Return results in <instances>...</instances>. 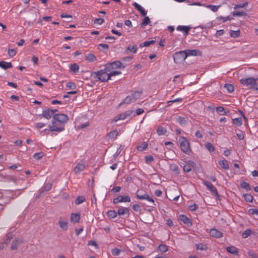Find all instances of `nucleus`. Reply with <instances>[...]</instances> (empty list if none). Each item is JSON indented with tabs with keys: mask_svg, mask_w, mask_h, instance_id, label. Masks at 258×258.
Here are the masks:
<instances>
[{
	"mask_svg": "<svg viewBox=\"0 0 258 258\" xmlns=\"http://www.w3.org/2000/svg\"><path fill=\"white\" fill-rule=\"evenodd\" d=\"M121 73V72H110L109 68L105 66L103 69L93 72L91 76L96 81L104 82L110 80L111 77L120 75Z\"/></svg>",
	"mask_w": 258,
	"mask_h": 258,
	"instance_id": "obj_1",
	"label": "nucleus"
},
{
	"mask_svg": "<svg viewBox=\"0 0 258 258\" xmlns=\"http://www.w3.org/2000/svg\"><path fill=\"white\" fill-rule=\"evenodd\" d=\"M180 148L181 151L186 154L189 155L191 152L190 143L184 137H180L179 138Z\"/></svg>",
	"mask_w": 258,
	"mask_h": 258,
	"instance_id": "obj_2",
	"label": "nucleus"
},
{
	"mask_svg": "<svg viewBox=\"0 0 258 258\" xmlns=\"http://www.w3.org/2000/svg\"><path fill=\"white\" fill-rule=\"evenodd\" d=\"M142 94V92L141 91H135L132 94L126 96L120 103V105L122 104H129L134 103L141 97Z\"/></svg>",
	"mask_w": 258,
	"mask_h": 258,
	"instance_id": "obj_3",
	"label": "nucleus"
},
{
	"mask_svg": "<svg viewBox=\"0 0 258 258\" xmlns=\"http://www.w3.org/2000/svg\"><path fill=\"white\" fill-rule=\"evenodd\" d=\"M256 80L253 78L241 79L240 83L246 86H250L251 88L258 90V85L256 82Z\"/></svg>",
	"mask_w": 258,
	"mask_h": 258,
	"instance_id": "obj_4",
	"label": "nucleus"
},
{
	"mask_svg": "<svg viewBox=\"0 0 258 258\" xmlns=\"http://www.w3.org/2000/svg\"><path fill=\"white\" fill-rule=\"evenodd\" d=\"M49 128L51 132H60L64 130V125L52 118L51 124L49 125Z\"/></svg>",
	"mask_w": 258,
	"mask_h": 258,
	"instance_id": "obj_5",
	"label": "nucleus"
},
{
	"mask_svg": "<svg viewBox=\"0 0 258 258\" xmlns=\"http://www.w3.org/2000/svg\"><path fill=\"white\" fill-rule=\"evenodd\" d=\"M187 57L184 50L175 52L173 55L174 62L176 63H180L183 62Z\"/></svg>",
	"mask_w": 258,
	"mask_h": 258,
	"instance_id": "obj_6",
	"label": "nucleus"
},
{
	"mask_svg": "<svg viewBox=\"0 0 258 258\" xmlns=\"http://www.w3.org/2000/svg\"><path fill=\"white\" fill-rule=\"evenodd\" d=\"M58 224L61 230L67 231L69 228V220L67 217L61 216L58 219Z\"/></svg>",
	"mask_w": 258,
	"mask_h": 258,
	"instance_id": "obj_7",
	"label": "nucleus"
},
{
	"mask_svg": "<svg viewBox=\"0 0 258 258\" xmlns=\"http://www.w3.org/2000/svg\"><path fill=\"white\" fill-rule=\"evenodd\" d=\"M53 118L56 120L63 125L69 120V117L67 115L63 113L55 114L53 116Z\"/></svg>",
	"mask_w": 258,
	"mask_h": 258,
	"instance_id": "obj_8",
	"label": "nucleus"
},
{
	"mask_svg": "<svg viewBox=\"0 0 258 258\" xmlns=\"http://www.w3.org/2000/svg\"><path fill=\"white\" fill-rule=\"evenodd\" d=\"M133 110H127L123 113H120L114 118L113 121L114 122H116L119 120H123L127 117L130 116L133 113Z\"/></svg>",
	"mask_w": 258,
	"mask_h": 258,
	"instance_id": "obj_9",
	"label": "nucleus"
},
{
	"mask_svg": "<svg viewBox=\"0 0 258 258\" xmlns=\"http://www.w3.org/2000/svg\"><path fill=\"white\" fill-rule=\"evenodd\" d=\"M142 191L141 190H138L136 194L137 197L140 199V200H146L150 202H151L153 204V205H155L154 200L152 198H151L149 197V195H148L146 194H143Z\"/></svg>",
	"mask_w": 258,
	"mask_h": 258,
	"instance_id": "obj_10",
	"label": "nucleus"
},
{
	"mask_svg": "<svg viewBox=\"0 0 258 258\" xmlns=\"http://www.w3.org/2000/svg\"><path fill=\"white\" fill-rule=\"evenodd\" d=\"M86 168V164L84 161H81L77 163L74 167V172L76 174H80L82 171H84Z\"/></svg>",
	"mask_w": 258,
	"mask_h": 258,
	"instance_id": "obj_11",
	"label": "nucleus"
},
{
	"mask_svg": "<svg viewBox=\"0 0 258 258\" xmlns=\"http://www.w3.org/2000/svg\"><path fill=\"white\" fill-rule=\"evenodd\" d=\"M122 63L119 61H115L108 64H106V66L109 68L110 72H119L116 70L121 67Z\"/></svg>",
	"mask_w": 258,
	"mask_h": 258,
	"instance_id": "obj_12",
	"label": "nucleus"
},
{
	"mask_svg": "<svg viewBox=\"0 0 258 258\" xmlns=\"http://www.w3.org/2000/svg\"><path fill=\"white\" fill-rule=\"evenodd\" d=\"M203 183L205 185L207 189L209 190L216 197H219V194L216 187L210 182L204 180Z\"/></svg>",
	"mask_w": 258,
	"mask_h": 258,
	"instance_id": "obj_13",
	"label": "nucleus"
},
{
	"mask_svg": "<svg viewBox=\"0 0 258 258\" xmlns=\"http://www.w3.org/2000/svg\"><path fill=\"white\" fill-rule=\"evenodd\" d=\"M113 203L117 204L121 202H130L131 198L128 196H119L113 199Z\"/></svg>",
	"mask_w": 258,
	"mask_h": 258,
	"instance_id": "obj_14",
	"label": "nucleus"
},
{
	"mask_svg": "<svg viewBox=\"0 0 258 258\" xmlns=\"http://www.w3.org/2000/svg\"><path fill=\"white\" fill-rule=\"evenodd\" d=\"M56 111L57 110L56 109L52 110L48 109L47 110H43L42 111V115L44 118L49 119L52 116Z\"/></svg>",
	"mask_w": 258,
	"mask_h": 258,
	"instance_id": "obj_15",
	"label": "nucleus"
},
{
	"mask_svg": "<svg viewBox=\"0 0 258 258\" xmlns=\"http://www.w3.org/2000/svg\"><path fill=\"white\" fill-rule=\"evenodd\" d=\"M210 234L211 236L216 238H220L223 237L222 233L215 228H212L210 230Z\"/></svg>",
	"mask_w": 258,
	"mask_h": 258,
	"instance_id": "obj_16",
	"label": "nucleus"
},
{
	"mask_svg": "<svg viewBox=\"0 0 258 258\" xmlns=\"http://www.w3.org/2000/svg\"><path fill=\"white\" fill-rule=\"evenodd\" d=\"M195 163L194 162L189 160L187 162H186V164L183 166V170L185 172H188L190 171L192 169V168L194 167L195 166Z\"/></svg>",
	"mask_w": 258,
	"mask_h": 258,
	"instance_id": "obj_17",
	"label": "nucleus"
},
{
	"mask_svg": "<svg viewBox=\"0 0 258 258\" xmlns=\"http://www.w3.org/2000/svg\"><path fill=\"white\" fill-rule=\"evenodd\" d=\"M190 29V27L182 25H179L176 28L177 31L182 32L185 35L188 33Z\"/></svg>",
	"mask_w": 258,
	"mask_h": 258,
	"instance_id": "obj_18",
	"label": "nucleus"
},
{
	"mask_svg": "<svg viewBox=\"0 0 258 258\" xmlns=\"http://www.w3.org/2000/svg\"><path fill=\"white\" fill-rule=\"evenodd\" d=\"M133 5L135 8L140 12L141 14L143 16H146L147 15V11L144 9L141 5L138 4L137 3L135 2L133 4Z\"/></svg>",
	"mask_w": 258,
	"mask_h": 258,
	"instance_id": "obj_19",
	"label": "nucleus"
},
{
	"mask_svg": "<svg viewBox=\"0 0 258 258\" xmlns=\"http://www.w3.org/2000/svg\"><path fill=\"white\" fill-rule=\"evenodd\" d=\"M179 220L182 221L183 223L186 224L188 226H190L192 225V223L189 219L184 215H180Z\"/></svg>",
	"mask_w": 258,
	"mask_h": 258,
	"instance_id": "obj_20",
	"label": "nucleus"
},
{
	"mask_svg": "<svg viewBox=\"0 0 258 258\" xmlns=\"http://www.w3.org/2000/svg\"><path fill=\"white\" fill-rule=\"evenodd\" d=\"M80 214L79 213H73L71 216V221L74 223H79L80 220Z\"/></svg>",
	"mask_w": 258,
	"mask_h": 258,
	"instance_id": "obj_21",
	"label": "nucleus"
},
{
	"mask_svg": "<svg viewBox=\"0 0 258 258\" xmlns=\"http://www.w3.org/2000/svg\"><path fill=\"white\" fill-rule=\"evenodd\" d=\"M184 52L187 55V57L189 56H196L197 55L201 54V52L197 50H184Z\"/></svg>",
	"mask_w": 258,
	"mask_h": 258,
	"instance_id": "obj_22",
	"label": "nucleus"
},
{
	"mask_svg": "<svg viewBox=\"0 0 258 258\" xmlns=\"http://www.w3.org/2000/svg\"><path fill=\"white\" fill-rule=\"evenodd\" d=\"M219 164L223 169L228 170L229 169L228 161L224 159L219 161Z\"/></svg>",
	"mask_w": 258,
	"mask_h": 258,
	"instance_id": "obj_23",
	"label": "nucleus"
},
{
	"mask_svg": "<svg viewBox=\"0 0 258 258\" xmlns=\"http://www.w3.org/2000/svg\"><path fill=\"white\" fill-rule=\"evenodd\" d=\"M226 250L230 253H231V254H233L234 255H237L238 254V249L234 246H230L227 247Z\"/></svg>",
	"mask_w": 258,
	"mask_h": 258,
	"instance_id": "obj_24",
	"label": "nucleus"
},
{
	"mask_svg": "<svg viewBox=\"0 0 258 258\" xmlns=\"http://www.w3.org/2000/svg\"><path fill=\"white\" fill-rule=\"evenodd\" d=\"M69 68L70 71L71 72H73L74 74H77L79 72L80 67L76 63H74L72 64L70 66Z\"/></svg>",
	"mask_w": 258,
	"mask_h": 258,
	"instance_id": "obj_25",
	"label": "nucleus"
},
{
	"mask_svg": "<svg viewBox=\"0 0 258 258\" xmlns=\"http://www.w3.org/2000/svg\"><path fill=\"white\" fill-rule=\"evenodd\" d=\"M216 111L217 113H220V115H227L229 113L228 110L226 111L225 109L222 106L217 107L216 108Z\"/></svg>",
	"mask_w": 258,
	"mask_h": 258,
	"instance_id": "obj_26",
	"label": "nucleus"
},
{
	"mask_svg": "<svg viewBox=\"0 0 258 258\" xmlns=\"http://www.w3.org/2000/svg\"><path fill=\"white\" fill-rule=\"evenodd\" d=\"M85 59L89 62H94L96 60V57L94 54L90 53L86 55Z\"/></svg>",
	"mask_w": 258,
	"mask_h": 258,
	"instance_id": "obj_27",
	"label": "nucleus"
},
{
	"mask_svg": "<svg viewBox=\"0 0 258 258\" xmlns=\"http://www.w3.org/2000/svg\"><path fill=\"white\" fill-rule=\"evenodd\" d=\"M0 67L5 70H6L7 69L11 68L12 67V64L11 62H8L4 61H1Z\"/></svg>",
	"mask_w": 258,
	"mask_h": 258,
	"instance_id": "obj_28",
	"label": "nucleus"
},
{
	"mask_svg": "<svg viewBox=\"0 0 258 258\" xmlns=\"http://www.w3.org/2000/svg\"><path fill=\"white\" fill-rule=\"evenodd\" d=\"M196 248L197 250H200L201 251H206L208 247L206 244L202 243H196L195 244Z\"/></svg>",
	"mask_w": 258,
	"mask_h": 258,
	"instance_id": "obj_29",
	"label": "nucleus"
},
{
	"mask_svg": "<svg viewBox=\"0 0 258 258\" xmlns=\"http://www.w3.org/2000/svg\"><path fill=\"white\" fill-rule=\"evenodd\" d=\"M148 143L146 142H142L137 147V150L139 151L142 152L146 150L148 147Z\"/></svg>",
	"mask_w": 258,
	"mask_h": 258,
	"instance_id": "obj_30",
	"label": "nucleus"
},
{
	"mask_svg": "<svg viewBox=\"0 0 258 258\" xmlns=\"http://www.w3.org/2000/svg\"><path fill=\"white\" fill-rule=\"evenodd\" d=\"M169 168L172 171L174 172L176 174L179 173L180 169L176 164H171L169 166Z\"/></svg>",
	"mask_w": 258,
	"mask_h": 258,
	"instance_id": "obj_31",
	"label": "nucleus"
},
{
	"mask_svg": "<svg viewBox=\"0 0 258 258\" xmlns=\"http://www.w3.org/2000/svg\"><path fill=\"white\" fill-rule=\"evenodd\" d=\"M90 125V122L89 121H86L84 123H80L79 124H76V127L77 129H84Z\"/></svg>",
	"mask_w": 258,
	"mask_h": 258,
	"instance_id": "obj_32",
	"label": "nucleus"
},
{
	"mask_svg": "<svg viewBox=\"0 0 258 258\" xmlns=\"http://www.w3.org/2000/svg\"><path fill=\"white\" fill-rule=\"evenodd\" d=\"M129 210L127 208H119L117 211V213L119 215H124L126 214H128Z\"/></svg>",
	"mask_w": 258,
	"mask_h": 258,
	"instance_id": "obj_33",
	"label": "nucleus"
},
{
	"mask_svg": "<svg viewBox=\"0 0 258 258\" xmlns=\"http://www.w3.org/2000/svg\"><path fill=\"white\" fill-rule=\"evenodd\" d=\"M157 133L159 136L165 135L167 133V130L162 126H159Z\"/></svg>",
	"mask_w": 258,
	"mask_h": 258,
	"instance_id": "obj_34",
	"label": "nucleus"
},
{
	"mask_svg": "<svg viewBox=\"0 0 258 258\" xmlns=\"http://www.w3.org/2000/svg\"><path fill=\"white\" fill-rule=\"evenodd\" d=\"M177 121L181 126H185L187 122L186 119L182 116H179L177 119Z\"/></svg>",
	"mask_w": 258,
	"mask_h": 258,
	"instance_id": "obj_35",
	"label": "nucleus"
},
{
	"mask_svg": "<svg viewBox=\"0 0 258 258\" xmlns=\"http://www.w3.org/2000/svg\"><path fill=\"white\" fill-rule=\"evenodd\" d=\"M157 250L162 252H165L168 250V246L165 244H160L158 246Z\"/></svg>",
	"mask_w": 258,
	"mask_h": 258,
	"instance_id": "obj_36",
	"label": "nucleus"
},
{
	"mask_svg": "<svg viewBox=\"0 0 258 258\" xmlns=\"http://www.w3.org/2000/svg\"><path fill=\"white\" fill-rule=\"evenodd\" d=\"M118 134V132L116 130H113L110 132L108 134V136L109 138L111 139H114L116 138Z\"/></svg>",
	"mask_w": 258,
	"mask_h": 258,
	"instance_id": "obj_37",
	"label": "nucleus"
},
{
	"mask_svg": "<svg viewBox=\"0 0 258 258\" xmlns=\"http://www.w3.org/2000/svg\"><path fill=\"white\" fill-rule=\"evenodd\" d=\"M13 234L12 233H8L6 235V239L4 240V243H3L2 248L4 247V245H7L10 240L13 238Z\"/></svg>",
	"mask_w": 258,
	"mask_h": 258,
	"instance_id": "obj_38",
	"label": "nucleus"
},
{
	"mask_svg": "<svg viewBox=\"0 0 258 258\" xmlns=\"http://www.w3.org/2000/svg\"><path fill=\"white\" fill-rule=\"evenodd\" d=\"M21 241L19 239H16L15 240L13 241L11 246V249L12 250L16 249L17 248L18 245L20 243Z\"/></svg>",
	"mask_w": 258,
	"mask_h": 258,
	"instance_id": "obj_39",
	"label": "nucleus"
},
{
	"mask_svg": "<svg viewBox=\"0 0 258 258\" xmlns=\"http://www.w3.org/2000/svg\"><path fill=\"white\" fill-rule=\"evenodd\" d=\"M86 201V199L84 196H79L75 200L76 205H79L84 203Z\"/></svg>",
	"mask_w": 258,
	"mask_h": 258,
	"instance_id": "obj_40",
	"label": "nucleus"
},
{
	"mask_svg": "<svg viewBox=\"0 0 258 258\" xmlns=\"http://www.w3.org/2000/svg\"><path fill=\"white\" fill-rule=\"evenodd\" d=\"M117 213L114 210H109L107 212L108 217L111 218H114L117 216Z\"/></svg>",
	"mask_w": 258,
	"mask_h": 258,
	"instance_id": "obj_41",
	"label": "nucleus"
},
{
	"mask_svg": "<svg viewBox=\"0 0 258 258\" xmlns=\"http://www.w3.org/2000/svg\"><path fill=\"white\" fill-rule=\"evenodd\" d=\"M233 123L238 126H240L242 124V120L241 117H237L233 119Z\"/></svg>",
	"mask_w": 258,
	"mask_h": 258,
	"instance_id": "obj_42",
	"label": "nucleus"
},
{
	"mask_svg": "<svg viewBox=\"0 0 258 258\" xmlns=\"http://www.w3.org/2000/svg\"><path fill=\"white\" fill-rule=\"evenodd\" d=\"M155 43V41L154 40H151V41H146L144 42L143 43H141L140 44V46L141 47H148L150 45L153 44Z\"/></svg>",
	"mask_w": 258,
	"mask_h": 258,
	"instance_id": "obj_43",
	"label": "nucleus"
},
{
	"mask_svg": "<svg viewBox=\"0 0 258 258\" xmlns=\"http://www.w3.org/2000/svg\"><path fill=\"white\" fill-rule=\"evenodd\" d=\"M109 48V45L106 44L100 43L98 46V48L100 51H103L104 50H107Z\"/></svg>",
	"mask_w": 258,
	"mask_h": 258,
	"instance_id": "obj_44",
	"label": "nucleus"
},
{
	"mask_svg": "<svg viewBox=\"0 0 258 258\" xmlns=\"http://www.w3.org/2000/svg\"><path fill=\"white\" fill-rule=\"evenodd\" d=\"M224 88L229 93H231L234 91V87L232 84H226L224 86Z\"/></svg>",
	"mask_w": 258,
	"mask_h": 258,
	"instance_id": "obj_45",
	"label": "nucleus"
},
{
	"mask_svg": "<svg viewBox=\"0 0 258 258\" xmlns=\"http://www.w3.org/2000/svg\"><path fill=\"white\" fill-rule=\"evenodd\" d=\"M206 149L210 152H212L215 150V148L213 145L210 143H207L205 144Z\"/></svg>",
	"mask_w": 258,
	"mask_h": 258,
	"instance_id": "obj_46",
	"label": "nucleus"
},
{
	"mask_svg": "<svg viewBox=\"0 0 258 258\" xmlns=\"http://www.w3.org/2000/svg\"><path fill=\"white\" fill-rule=\"evenodd\" d=\"M126 50L135 53L137 51V46L136 45H129L127 47Z\"/></svg>",
	"mask_w": 258,
	"mask_h": 258,
	"instance_id": "obj_47",
	"label": "nucleus"
},
{
	"mask_svg": "<svg viewBox=\"0 0 258 258\" xmlns=\"http://www.w3.org/2000/svg\"><path fill=\"white\" fill-rule=\"evenodd\" d=\"M241 187L243 188L246 189L247 190H250V187L249 184L246 182L243 181L240 184Z\"/></svg>",
	"mask_w": 258,
	"mask_h": 258,
	"instance_id": "obj_48",
	"label": "nucleus"
},
{
	"mask_svg": "<svg viewBox=\"0 0 258 258\" xmlns=\"http://www.w3.org/2000/svg\"><path fill=\"white\" fill-rule=\"evenodd\" d=\"M150 22H151V21H150L149 18L148 17H145L142 21L141 26H142V27L146 26V25L149 24Z\"/></svg>",
	"mask_w": 258,
	"mask_h": 258,
	"instance_id": "obj_49",
	"label": "nucleus"
},
{
	"mask_svg": "<svg viewBox=\"0 0 258 258\" xmlns=\"http://www.w3.org/2000/svg\"><path fill=\"white\" fill-rule=\"evenodd\" d=\"M251 233V230L250 229H246L242 234V237L243 238H247Z\"/></svg>",
	"mask_w": 258,
	"mask_h": 258,
	"instance_id": "obj_50",
	"label": "nucleus"
},
{
	"mask_svg": "<svg viewBox=\"0 0 258 258\" xmlns=\"http://www.w3.org/2000/svg\"><path fill=\"white\" fill-rule=\"evenodd\" d=\"M17 53L16 49H9L8 54L10 57H13Z\"/></svg>",
	"mask_w": 258,
	"mask_h": 258,
	"instance_id": "obj_51",
	"label": "nucleus"
},
{
	"mask_svg": "<svg viewBox=\"0 0 258 258\" xmlns=\"http://www.w3.org/2000/svg\"><path fill=\"white\" fill-rule=\"evenodd\" d=\"M244 198L245 200L248 202H251L253 200V197L250 194L244 195Z\"/></svg>",
	"mask_w": 258,
	"mask_h": 258,
	"instance_id": "obj_52",
	"label": "nucleus"
},
{
	"mask_svg": "<svg viewBox=\"0 0 258 258\" xmlns=\"http://www.w3.org/2000/svg\"><path fill=\"white\" fill-rule=\"evenodd\" d=\"M230 36L233 38H237L240 36V31H232L230 32Z\"/></svg>",
	"mask_w": 258,
	"mask_h": 258,
	"instance_id": "obj_53",
	"label": "nucleus"
},
{
	"mask_svg": "<svg viewBox=\"0 0 258 258\" xmlns=\"http://www.w3.org/2000/svg\"><path fill=\"white\" fill-rule=\"evenodd\" d=\"M248 213L249 215H256L258 217V209H250L248 210Z\"/></svg>",
	"mask_w": 258,
	"mask_h": 258,
	"instance_id": "obj_54",
	"label": "nucleus"
},
{
	"mask_svg": "<svg viewBox=\"0 0 258 258\" xmlns=\"http://www.w3.org/2000/svg\"><path fill=\"white\" fill-rule=\"evenodd\" d=\"M67 87L71 89H75L77 86L74 83L72 82H69L67 84Z\"/></svg>",
	"mask_w": 258,
	"mask_h": 258,
	"instance_id": "obj_55",
	"label": "nucleus"
},
{
	"mask_svg": "<svg viewBox=\"0 0 258 258\" xmlns=\"http://www.w3.org/2000/svg\"><path fill=\"white\" fill-rule=\"evenodd\" d=\"M145 161L147 164H149L154 161V158L152 156H146L145 157Z\"/></svg>",
	"mask_w": 258,
	"mask_h": 258,
	"instance_id": "obj_56",
	"label": "nucleus"
},
{
	"mask_svg": "<svg viewBox=\"0 0 258 258\" xmlns=\"http://www.w3.org/2000/svg\"><path fill=\"white\" fill-rule=\"evenodd\" d=\"M219 6H214V5H208L207 6V8L211 9L213 12H216L218 11Z\"/></svg>",
	"mask_w": 258,
	"mask_h": 258,
	"instance_id": "obj_57",
	"label": "nucleus"
},
{
	"mask_svg": "<svg viewBox=\"0 0 258 258\" xmlns=\"http://www.w3.org/2000/svg\"><path fill=\"white\" fill-rule=\"evenodd\" d=\"M233 15L234 16H245L246 13L243 11H234L233 13Z\"/></svg>",
	"mask_w": 258,
	"mask_h": 258,
	"instance_id": "obj_58",
	"label": "nucleus"
},
{
	"mask_svg": "<svg viewBox=\"0 0 258 258\" xmlns=\"http://www.w3.org/2000/svg\"><path fill=\"white\" fill-rule=\"evenodd\" d=\"M104 20L103 19L97 18L94 20V24H97V25H101L104 23Z\"/></svg>",
	"mask_w": 258,
	"mask_h": 258,
	"instance_id": "obj_59",
	"label": "nucleus"
},
{
	"mask_svg": "<svg viewBox=\"0 0 258 258\" xmlns=\"http://www.w3.org/2000/svg\"><path fill=\"white\" fill-rule=\"evenodd\" d=\"M43 156V154L42 152L36 153L34 154L33 155V157L37 160L40 159L41 158H42Z\"/></svg>",
	"mask_w": 258,
	"mask_h": 258,
	"instance_id": "obj_60",
	"label": "nucleus"
},
{
	"mask_svg": "<svg viewBox=\"0 0 258 258\" xmlns=\"http://www.w3.org/2000/svg\"><path fill=\"white\" fill-rule=\"evenodd\" d=\"M248 254L251 258H258L257 254L252 250L248 251Z\"/></svg>",
	"mask_w": 258,
	"mask_h": 258,
	"instance_id": "obj_61",
	"label": "nucleus"
},
{
	"mask_svg": "<svg viewBox=\"0 0 258 258\" xmlns=\"http://www.w3.org/2000/svg\"><path fill=\"white\" fill-rule=\"evenodd\" d=\"M247 4L248 3L247 2H246L245 3L236 5L234 7V9H239V8H243L245 7V6H246L247 5Z\"/></svg>",
	"mask_w": 258,
	"mask_h": 258,
	"instance_id": "obj_62",
	"label": "nucleus"
},
{
	"mask_svg": "<svg viewBox=\"0 0 258 258\" xmlns=\"http://www.w3.org/2000/svg\"><path fill=\"white\" fill-rule=\"evenodd\" d=\"M120 252V249L118 248H114L112 250V253L113 255L117 256L119 254V253Z\"/></svg>",
	"mask_w": 258,
	"mask_h": 258,
	"instance_id": "obj_63",
	"label": "nucleus"
},
{
	"mask_svg": "<svg viewBox=\"0 0 258 258\" xmlns=\"http://www.w3.org/2000/svg\"><path fill=\"white\" fill-rule=\"evenodd\" d=\"M133 209L136 212H140L141 210L140 206L138 204H134L133 206Z\"/></svg>",
	"mask_w": 258,
	"mask_h": 258,
	"instance_id": "obj_64",
	"label": "nucleus"
}]
</instances>
